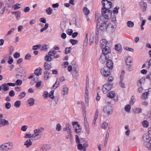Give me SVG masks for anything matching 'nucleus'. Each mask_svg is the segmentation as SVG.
I'll use <instances>...</instances> for the list:
<instances>
[{
  "instance_id": "obj_37",
  "label": "nucleus",
  "mask_w": 151,
  "mask_h": 151,
  "mask_svg": "<svg viewBox=\"0 0 151 151\" xmlns=\"http://www.w3.org/2000/svg\"><path fill=\"white\" fill-rule=\"evenodd\" d=\"M52 9L50 7L48 8L46 10V13L48 15H51L52 14Z\"/></svg>"
},
{
  "instance_id": "obj_40",
  "label": "nucleus",
  "mask_w": 151,
  "mask_h": 151,
  "mask_svg": "<svg viewBox=\"0 0 151 151\" xmlns=\"http://www.w3.org/2000/svg\"><path fill=\"white\" fill-rule=\"evenodd\" d=\"M99 113V109H97L96 110V111L95 112V116H94V123H95L98 117V114Z\"/></svg>"
},
{
  "instance_id": "obj_43",
  "label": "nucleus",
  "mask_w": 151,
  "mask_h": 151,
  "mask_svg": "<svg viewBox=\"0 0 151 151\" xmlns=\"http://www.w3.org/2000/svg\"><path fill=\"white\" fill-rule=\"evenodd\" d=\"M142 125L145 127H147L149 126V123L147 120H144L142 122Z\"/></svg>"
},
{
  "instance_id": "obj_51",
  "label": "nucleus",
  "mask_w": 151,
  "mask_h": 151,
  "mask_svg": "<svg viewBox=\"0 0 151 151\" xmlns=\"http://www.w3.org/2000/svg\"><path fill=\"white\" fill-rule=\"evenodd\" d=\"M59 82L57 81V80L54 85L53 86V88H54L55 87V88H54V89H56L59 86Z\"/></svg>"
},
{
  "instance_id": "obj_22",
  "label": "nucleus",
  "mask_w": 151,
  "mask_h": 151,
  "mask_svg": "<svg viewBox=\"0 0 151 151\" xmlns=\"http://www.w3.org/2000/svg\"><path fill=\"white\" fill-rule=\"evenodd\" d=\"M32 144V143L30 139H28L24 142V145L27 148L29 147Z\"/></svg>"
},
{
  "instance_id": "obj_20",
  "label": "nucleus",
  "mask_w": 151,
  "mask_h": 151,
  "mask_svg": "<svg viewBox=\"0 0 151 151\" xmlns=\"http://www.w3.org/2000/svg\"><path fill=\"white\" fill-rule=\"evenodd\" d=\"M145 79L144 77H142L137 82V85L139 86H141L142 84L145 83Z\"/></svg>"
},
{
  "instance_id": "obj_1",
  "label": "nucleus",
  "mask_w": 151,
  "mask_h": 151,
  "mask_svg": "<svg viewBox=\"0 0 151 151\" xmlns=\"http://www.w3.org/2000/svg\"><path fill=\"white\" fill-rule=\"evenodd\" d=\"M43 130L44 128L42 127L35 129L34 131V134H32V138L37 140L41 139L43 135Z\"/></svg>"
},
{
  "instance_id": "obj_56",
  "label": "nucleus",
  "mask_w": 151,
  "mask_h": 151,
  "mask_svg": "<svg viewBox=\"0 0 151 151\" xmlns=\"http://www.w3.org/2000/svg\"><path fill=\"white\" fill-rule=\"evenodd\" d=\"M73 32V30L70 29H68L66 31L67 34L69 35H71Z\"/></svg>"
},
{
  "instance_id": "obj_62",
  "label": "nucleus",
  "mask_w": 151,
  "mask_h": 151,
  "mask_svg": "<svg viewBox=\"0 0 151 151\" xmlns=\"http://www.w3.org/2000/svg\"><path fill=\"white\" fill-rule=\"evenodd\" d=\"M11 107V104L8 102H7L5 104V107L7 109H9Z\"/></svg>"
},
{
  "instance_id": "obj_12",
  "label": "nucleus",
  "mask_w": 151,
  "mask_h": 151,
  "mask_svg": "<svg viewBox=\"0 0 151 151\" xmlns=\"http://www.w3.org/2000/svg\"><path fill=\"white\" fill-rule=\"evenodd\" d=\"M125 74V72L124 71H123L120 76V81L119 82V84L120 86L122 88H125V84L123 82V77Z\"/></svg>"
},
{
  "instance_id": "obj_38",
  "label": "nucleus",
  "mask_w": 151,
  "mask_h": 151,
  "mask_svg": "<svg viewBox=\"0 0 151 151\" xmlns=\"http://www.w3.org/2000/svg\"><path fill=\"white\" fill-rule=\"evenodd\" d=\"M26 95V93L25 92H21L18 95L19 98L20 99H22Z\"/></svg>"
},
{
  "instance_id": "obj_44",
  "label": "nucleus",
  "mask_w": 151,
  "mask_h": 151,
  "mask_svg": "<svg viewBox=\"0 0 151 151\" xmlns=\"http://www.w3.org/2000/svg\"><path fill=\"white\" fill-rule=\"evenodd\" d=\"M131 107L130 105L129 104L127 105L124 107V109L127 112H129L130 111Z\"/></svg>"
},
{
  "instance_id": "obj_50",
  "label": "nucleus",
  "mask_w": 151,
  "mask_h": 151,
  "mask_svg": "<svg viewBox=\"0 0 151 151\" xmlns=\"http://www.w3.org/2000/svg\"><path fill=\"white\" fill-rule=\"evenodd\" d=\"M94 36L93 35H91L90 38V44L91 45L94 42Z\"/></svg>"
},
{
  "instance_id": "obj_15",
  "label": "nucleus",
  "mask_w": 151,
  "mask_h": 151,
  "mask_svg": "<svg viewBox=\"0 0 151 151\" xmlns=\"http://www.w3.org/2000/svg\"><path fill=\"white\" fill-rule=\"evenodd\" d=\"M106 65L108 69H112L113 68V64L112 61L111 60L109 59L107 60Z\"/></svg>"
},
{
  "instance_id": "obj_4",
  "label": "nucleus",
  "mask_w": 151,
  "mask_h": 151,
  "mask_svg": "<svg viewBox=\"0 0 151 151\" xmlns=\"http://www.w3.org/2000/svg\"><path fill=\"white\" fill-rule=\"evenodd\" d=\"M3 151H9L12 150L13 147V144L11 142H9L3 144L1 145Z\"/></svg>"
},
{
  "instance_id": "obj_19",
  "label": "nucleus",
  "mask_w": 151,
  "mask_h": 151,
  "mask_svg": "<svg viewBox=\"0 0 151 151\" xmlns=\"http://www.w3.org/2000/svg\"><path fill=\"white\" fill-rule=\"evenodd\" d=\"M143 139L145 142L147 143L150 142V138L148 134H145L143 136Z\"/></svg>"
},
{
  "instance_id": "obj_64",
  "label": "nucleus",
  "mask_w": 151,
  "mask_h": 151,
  "mask_svg": "<svg viewBox=\"0 0 151 151\" xmlns=\"http://www.w3.org/2000/svg\"><path fill=\"white\" fill-rule=\"evenodd\" d=\"M108 124L106 122H104L102 125V128L103 129H105L108 126Z\"/></svg>"
},
{
  "instance_id": "obj_24",
  "label": "nucleus",
  "mask_w": 151,
  "mask_h": 151,
  "mask_svg": "<svg viewBox=\"0 0 151 151\" xmlns=\"http://www.w3.org/2000/svg\"><path fill=\"white\" fill-rule=\"evenodd\" d=\"M0 124L2 125V126L8 125L9 124V122L5 119H1L0 120Z\"/></svg>"
},
{
  "instance_id": "obj_25",
  "label": "nucleus",
  "mask_w": 151,
  "mask_h": 151,
  "mask_svg": "<svg viewBox=\"0 0 151 151\" xmlns=\"http://www.w3.org/2000/svg\"><path fill=\"white\" fill-rule=\"evenodd\" d=\"M42 69L40 68H39L36 69L35 71V73L37 76H39L41 75L42 74V72L41 70Z\"/></svg>"
},
{
  "instance_id": "obj_18",
  "label": "nucleus",
  "mask_w": 151,
  "mask_h": 151,
  "mask_svg": "<svg viewBox=\"0 0 151 151\" xmlns=\"http://www.w3.org/2000/svg\"><path fill=\"white\" fill-rule=\"evenodd\" d=\"M28 106H33L35 104V100L33 98H31L27 101Z\"/></svg>"
},
{
  "instance_id": "obj_23",
  "label": "nucleus",
  "mask_w": 151,
  "mask_h": 151,
  "mask_svg": "<svg viewBox=\"0 0 151 151\" xmlns=\"http://www.w3.org/2000/svg\"><path fill=\"white\" fill-rule=\"evenodd\" d=\"M100 31L99 30H96V37H95V42L96 44H97L98 42V36L99 35V31Z\"/></svg>"
},
{
  "instance_id": "obj_34",
  "label": "nucleus",
  "mask_w": 151,
  "mask_h": 151,
  "mask_svg": "<svg viewBox=\"0 0 151 151\" xmlns=\"http://www.w3.org/2000/svg\"><path fill=\"white\" fill-rule=\"evenodd\" d=\"M83 12L84 14L87 16L89 14L90 11L86 7H85L83 9Z\"/></svg>"
},
{
  "instance_id": "obj_33",
  "label": "nucleus",
  "mask_w": 151,
  "mask_h": 151,
  "mask_svg": "<svg viewBox=\"0 0 151 151\" xmlns=\"http://www.w3.org/2000/svg\"><path fill=\"white\" fill-rule=\"evenodd\" d=\"M116 50L117 51H121L122 50V46L120 44H117L116 45L115 47Z\"/></svg>"
},
{
  "instance_id": "obj_61",
  "label": "nucleus",
  "mask_w": 151,
  "mask_h": 151,
  "mask_svg": "<svg viewBox=\"0 0 151 151\" xmlns=\"http://www.w3.org/2000/svg\"><path fill=\"white\" fill-rule=\"evenodd\" d=\"M20 56V53L18 52H16L13 55V57L14 58H19Z\"/></svg>"
},
{
  "instance_id": "obj_27",
  "label": "nucleus",
  "mask_w": 151,
  "mask_h": 151,
  "mask_svg": "<svg viewBox=\"0 0 151 151\" xmlns=\"http://www.w3.org/2000/svg\"><path fill=\"white\" fill-rule=\"evenodd\" d=\"M7 4L8 5V7H11L15 2L14 0H6Z\"/></svg>"
},
{
  "instance_id": "obj_35",
  "label": "nucleus",
  "mask_w": 151,
  "mask_h": 151,
  "mask_svg": "<svg viewBox=\"0 0 151 151\" xmlns=\"http://www.w3.org/2000/svg\"><path fill=\"white\" fill-rule=\"evenodd\" d=\"M127 26L130 28H132L134 26V23L132 22L129 21L127 22Z\"/></svg>"
},
{
  "instance_id": "obj_55",
  "label": "nucleus",
  "mask_w": 151,
  "mask_h": 151,
  "mask_svg": "<svg viewBox=\"0 0 151 151\" xmlns=\"http://www.w3.org/2000/svg\"><path fill=\"white\" fill-rule=\"evenodd\" d=\"M72 74L74 76H79L78 72L76 70L72 72Z\"/></svg>"
},
{
  "instance_id": "obj_32",
  "label": "nucleus",
  "mask_w": 151,
  "mask_h": 151,
  "mask_svg": "<svg viewBox=\"0 0 151 151\" xmlns=\"http://www.w3.org/2000/svg\"><path fill=\"white\" fill-rule=\"evenodd\" d=\"M107 44V41L106 40H102L100 41L101 47L102 48L104 46H106Z\"/></svg>"
},
{
  "instance_id": "obj_28",
  "label": "nucleus",
  "mask_w": 151,
  "mask_h": 151,
  "mask_svg": "<svg viewBox=\"0 0 151 151\" xmlns=\"http://www.w3.org/2000/svg\"><path fill=\"white\" fill-rule=\"evenodd\" d=\"M115 96V92L113 91L110 92L108 94H107V96L110 99H112Z\"/></svg>"
},
{
  "instance_id": "obj_52",
  "label": "nucleus",
  "mask_w": 151,
  "mask_h": 151,
  "mask_svg": "<svg viewBox=\"0 0 151 151\" xmlns=\"http://www.w3.org/2000/svg\"><path fill=\"white\" fill-rule=\"evenodd\" d=\"M71 48L70 47L66 48L65 49V54H68L70 52Z\"/></svg>"
},
{
  "instance_id": "obj_2",
  "label": "nucleus",
  "mask_w": 151,
  "mask_h": 151,
  "mask_svg": "<svg viewBox=\"0 0 151 151\" xmlns=\"http://www.w3.org/2000/svg\"><path fill=\"white\" fill-rule=\"evenodd\" d=\"M111 11L109 10L102 9V16L100 18V20L102 21H104L106 20H108L111 16Z\"/></svg>"
},
{
  "instance_id": "obj_30",
  "label": "nucleus",
  "mask_w": 151,
  "mask_h": 151,
  "mask_svg": "<svg viewBox=\"0 0 151 151\" xmlns=\"http://www.w3.org/2000/svg\"><path fill=\"white\" fill-rule=\"evenodd\" d=\"M51 148V146L50 145H45L42 147V150H47L50 149Z\"/></svg>"
},
{
  "instance_id": "obj_59",
  "label": "nucleus",
  "mask_w": 151,
  "mask_h": 151,
  "mask_svg": "<svg viewBox=\"0 0 151 151\" xmlns=\"http://www.w3.org/2000/svg\"><path fill=\"white\" fill-rule=\"evenodd\" d=\"M14 61V60L12 56H10L9 58V60L8 61V63L11 64Z\"/></svg>"
},
{
  "instance_id": "obj_53",
  "label": "nucleus",
  "mask_w": 151,
  "mask_h": 151,
  "mask_svg": "<svg viewBox=\"0 0 151 151\" xmlns=\"http://www.w3.org/2000/svg\"><path fill=\"white\" fill-rule=\"evenodd\" d=\"M54 92V90H52L50 92V93L49 94V97L52 99H54L55 98V96L53 95V93Z\"/></svg>"
},
{
  "instance_id": "obj_3",
  "label": "nucleus",
  "mask_w": 151,
  "mask_h": 151,
  "mask_svg": "<svg viewBox=\"0 0 151 151\" xmlns=\"http://www.w3.org/2000/svg\"><path fill=\"white\" fill-rule=\"evenodd\" d=\"M113 112L112 106L109 105L105 106L103 108L102 113L104 114L107 116L111 115Z\"/></svg>"
},
{
  "instance_id": "obj_13",
  "label": "nucleus",
  "mask_w": 151,
  "mask_h": 151,
  "mask_svg": "<svg viewBox=\"0 0 151 151\" xmlns=\"http://www.w3.org/2000/svg\"><path fill=\"white\" fill-rule=\"evenodd\" d=\"M109 58L108 55H106L102 54L101 55L100 58L99 60L102 63H104L106 60H107Z\"/></svg>"
},
{
  "instance_id": "obj_21",
  "label": "nucleus",
  "mask_w": 151,
  "mask_h": 151,
  "mask_svg": "<svg viewBox=\"0 0 151 151\" xmlns=\"http://www.w3.org/2000/svg\"><path fill=\"white\" fill-rule=\"evenodd\" d=\"M69 88L67 87H63V95H67L68 93Z\"/></svg>"
},
{
  "instance_id": "obj_5",
  "label": "nucleus",
  "mask_w": 151,
  "mask_h": 151,
  "mask_svg": "<svg viewBox=\"0 0 151 151\" xmlns=\"http://www.w3.org/2000/svg\"><path fill=\"white\" fill-rule=\"evenodd\" d=\"M83 115L84 116L86 117V111H83ZM84 125L85 127V129L86 132V134L88 135L90 134V129L89 127V126L87 120V119L85 117L84 118Z\"/></svg>"
},
{
  "instance_id": "obj_8",
  "label": "nucleus",
  "mask_w": 151,
  "mask_h": 151,
  "mask_svg": "<svg viewBox=\"0 0 151 151\" xmlns=\"http://www.w3.org/2000/svg\"><path fill=\"white\" fill-rule=\"evenodd\" d=\"M112 87L111 84L109 83H107L104 84L103 86L102 90L103 92L104 93H107L110 91Z\"/></svg>"
},
{
  "instance_id": "obj_17",
  "label": "nucleus",
  "mask_w": 151,
  "mask_h": 151,
  "mask_svg": "<svg viewBox=\"0 0 151 151\" xmlns=\"http://www.w3.org/2000/svg\"><path fill=\"white\" fill-rule=\"evenodd\" d=\"M44 67L45 70H50L51 68V63L50 62H45L44 65Z\"/></svg>"
},
{
  "instance_id": "obj_36",
  "label": "nucleus",
  "mask_w": 151,
  "mask_h": 151,
  "mask_svg": "<svg viewBox=\"0 0 151 151\" xmlns=\"http://www.w3.org/2000/svg\"><path fill=\"white\" fill-rule=\"evenodd\" d=\"M66 127L63 128V130L64 131L67 130H68L70 132L71 126L70 125V124L68 123H66Z\"/></svg>"
},
{
  "instance_id": "obj_14",
  "label": "nucleus",
  "mask_w": 151,
  "mask_h": 151,
  "mask_svg": "<svg viewBox=\"0 0 151 151\" xmlns=\"http://www.w3.org/2000/svg\"><path fill=\"white\" fill-rule=\"evenodd\" d=\"M108 24L106 22H103L99 27L100 29L104 31L107 30Z\"/></svg>"
},
{
  "instance_id": "obj_9",
  "label": "nucleus",
  "mask_w": 151,
  "mask_h": 151,
  "mask_svg": "<svg viewBox=\"0 0 151 151\" xmlns=\"http://www.w3.org/2000/svg\"><path fill=\"white\" fill-rule=\"evenodd\" d=\"M101 72L102 75L105 76L107 77L110 74V72L107 67H105L101 70Z\"/></svg>"
},
{
  "instance_id": "obj_26",
  "label": "nucleus",
  "mask_w": 151,
  "mask_h": 151,
  "mask_svg": "<svg viewBox=\"0 0 151 151\" xmlns=\"http://www.w3.org/2000/svg\"><path fill=\"white\" fill-rule=\"evenodd\" d=\"M1 87H2V89L4 91H6L9 90V88L7 85V83L3 84Z\"/></svg>"
},
{
  "instance_id": "obj_46",
  "label": "nucleus",
  "mask_w": 151,
  "mask_h": 151,
  "mask_svg": "<svg viewBox=\"0 0 151 151\" xmlns=\"http://www.w3.org/2000/svg\"><path fill=\"white\" fill-rule=\"evenodd\" d=\"M21 4H16L13 6V7L15 10L17 9L20 8Z\"/></svg>"
},
{
  "instance_id": "obj_16",
  "label": "nucleus",
  "mask_w": 151,
  "mask_h": 151,
  "mask_svg": "<svg viewBox=\"0 0 151 151\" xmlns=\"http://www.w3.org/2000/svg\"><path fill=\"white\" fill-rule=\"evenodd\" d=\"M110 52V50L109 47H104L102 49V54L108 55V53H109Z\"/></svg>"
},
{
  "instance_id": "obj_42",
  "label": "nucleus",
  "mask_w": 151,
  "mask_h": 151,
  "mask_svg": "<svg viewBox=\"0 0 151 151\" xmlns=\"http://www.w3.org/2000/svg\"><path fill=\"white\" fill-rule=\"evenodd\" d=\"M132 58L130 57H128L126 61V63L127 65H129L132 62Z\"/></svg>"
},
{
  "instance_id": "obj_29",
  "label": "nucleus",
  "mask_w": 151,
  "mask_h": 151,
  "mask_svg": "<svg viewBox=\"0 0 151 151\" xmlns=\"http://www.w3.org/2000/svg\"><path fill=\"white\" fill-rule=\"evenodd\" d=\"M44 79L46 80L49 78L50 75V73L48 71H46L44 72Z\"/></svg>"
},
{
  "instance_id": "obj_6",
  "label": "nucleus",
  "mask_w": 151,
  "mask_h": 151,
  "mask_svg": "<svg viewBox=\"0 0 151 151\" xmlns=\"http://www.w3.org/2000/svg\"><path fill=\"white\" fill-rule=\"evenodd\" d=\"M102 3L104 7L102 9L109 10L112 6V4L111 2L107 0H103Z\"/></svg>"
},
{
  "instance_id": "obj_47",
  "label": "nucleus",
  "mask_w": 151,
  "mask_h": 151,
  "mask_svg": "<svg viewBox=\"0 0 151 151\" xmlns=\"http://www.w3.org/2000/svg\"><path fill=\"white\" fill-rule=\"evenodd\" d=\"M70 42L73 45H75L78 43V41L77 40L73 39H70Z\"/></svg>"
},
{
  "instance_id": "obj_45",
  "label": "nucleus",
  "mask_w": 151,
  "mask_h": 151,
  "mask_svg": "<svg viewBox=\"0 0 151 151\" xmlns=\"http://www.w3.org/2000/svg\"><path fill=\"white\" fill-rule=\"evenodd\" d=\"M49 24L48 23H46L44 27L41 29L40 32H42L44 30H46L48 27Z\"/></svg>"
},
{
  "instance_id": "obj_11",
  "label": "nucleus",
  "mask_w": 151,
  "mask_h": 151,
  "mask_svg": "<svg viewBox=\"0 0 151 151\" xmlns=\"http://www.w3.org/2000/svg\"><path fill=\"white\" fill-rule=\"evenodd\" d=\"M75 131L76 132L78 133L81 131V128L80 126L78 124L77 122H74L73 123Z\"/></svg>"
},
{
  "instance_id": "obj_63",
  "label": "nucleus",
  "mask_w": 151,
  "mask_h": 151,
  "mask_svg": "<svg viewBox=\"0 0 151 151\" xmlns=\"http://www.w3.org/2000/svg\"><path fill=\"white\" fill-rule=\"evenodd\" d=\"M48 47H47V45H44L43 46H42L41 48V50H42L46 51Z\"/></svg>"
},
{
  "instance_id": "obj_10",
  "label": "nucleus",
  "mask_w": 151,
  "mask_h": 151,
  "mask_svg": "<svg viewBox=\"0 0 151 151\" xmlns=\"http://www.w3.org/2000/svg\"><path fill=\"white\" fill-rule=\"evenodd\" d=\"M116 28V25L114 23L108 24L107 30L109 32H113Z\"/></svg>"
},
{
  "instance_id": "obj_48",
  "label": "nucleus",
  "mask_w": 151,
  "mask_h": 151,
  "mask_svg": "<svg viewBox=\"0 0 151 151\" xmlns=\"http://www.w3.org/2000/svg\"><path fill=\"white\" fill-rule=\"evenodd\" d=\"M135 102V99L134 97L132 96L131 98V99L129 102V104L131 105H132L134 104Z\"/></svg>"
},
{
  "instance_id": "obj_49",
  "label": "nucleus",
  "mask_w": 151,
  "mask_h": 151,
  "mask_svg": "<svg viewBox=\"0 0 151 151\" xmlns=\"http://www.w3.org/2000/svg\"><path fill=\"white\" fill-rule=\"evenodd\" d=\"M22 81L20 79H18L16 81L15 84L17 86H20L22 83Z\"/></svg>"
},
{
  "instance_id": "obj_54",
  "label": "nucleus",
  "mask_w": 151,
  "mask_h": 151,
  "mask_svg": "<svg viewBox=\"0 0 151 151\" xmlns=\"http://www.w3.org/2000/svg\"><path fill=\"white\" fill-rule=\"evenodd\" d=\"M45 60L47 61H50L52 60V59L49 55H46L45 58Z\"/></svg>"
},
{
  "instance_id": "obj_39",
  "label": "nucleus",
  "mask_w": 151,
  "mask_h": 151,
  "mask_svg": "<svg viewBox=\"0 0 151 151\" xmlns=\"http://www.w3.org/2000/svg\"><path fill=\"white\" fill-rule=\"evenodd\" d=\"M133 111L135 113H142V110L140 108H136L133 109Z\"/></svg>"
},
{
  "instance_id": "obj_7",
  "label": "nucleus",
  "mask_w": 151,
  "mask_h": 151,
  "mask_svg": "<svg viewBox=\"0 0 151 151\" xmlns=\"http://www.w3.org/2000/svg\"><path fill=\"white\" fill-rule=\"evenodd\" d=\"M89 83L88 82L87 80L86 84V88L85 91V101L86 105L87 106H89V100H88V88H89Z\"/></svg>"
},
{
  "instance_id": "obj_31",
  "label": "nucleus",
  "mask_w": 151,
  "mask_h": 151,
  "mask_svg": "<svg viewBox=\"0 0 151 151\" xmlns=\"http://www.w3.org/2000/svg\"><path fill=\"white\" fill-rule=\"evenodd\" d=\"M141 8L143 9L144 11H145L147 6V5L146 3L144 2H142L140 4Z\"/></svg>"
},
{
  "instance_id": "obj_60",
  "label": "nucleus",
  "mask_w": 151,
  "mask_h": 151,
  "mask_svg": "<svg viewBox=\"0 0 151 151\" xmlns=\"http://www.w3.org/2000/svg\"><path fill=\"white\" fill-rule=\"evenodd\" d=\"M14 30V28H12L8 32L7 34L6 35H5V37H6L8 36V35H10L11 33L13 32Z\"/></svg>"
},
{
  "instance_id": "obj_58",
  "label": "nucleus",
  "mask_w": 151,
  "mask_h": 151,
  "mask_svg": "<svg viewBox=\"0 0 151 151\" xmlns=\"http://www.w3.org/2000/svg\"><path fill=\"white\" fill-rule=\"evenodd\" d=\"M62 128L60 124H58L56 125V129L57 131H60L61 129Z\"/></svg>"
},
{
  "instance_id": "obj_57",
  "label": "nucleus",
  "mask_w": 151,
  "mask_h": 151,
  "mask_svg": "<svg viewBox=\"0 0 151 151\" xmlns=\"http://www.w3.org/2000/svg\"><path fill=\"white\" fill-rule=\"evenodd\" d=\"M28 127L27 126L25 125L23 126L21 128V130L23 132H25L27 129Z\"/></svg>"
},
{
  "instance_id": "obj_41",
  "label": "nucleus",
  "mask_w": 151,
  "mask_h": 151,
  "mask_svg": "<svg viewBox=\"0 0 151 151\" xmlns=\"http://www.w3.org/2000/svg\"><path fill=\"white\" fill-rule=\"evenodd\" d=\"M21 105V102L19 101H15L14 103V106L17 108H18L20 107Z\"/></svg>"
}]
</instances>
